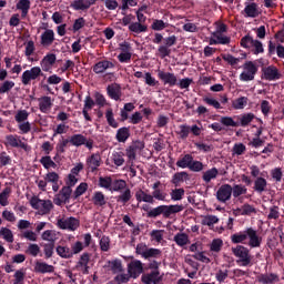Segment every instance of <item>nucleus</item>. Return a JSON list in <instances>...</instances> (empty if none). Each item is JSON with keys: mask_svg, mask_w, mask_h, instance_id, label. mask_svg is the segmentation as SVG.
Returning <instances> with one entry per match:
<instances>
[{"mask_svg": "<svg viewBox=\"0 0 284 284\" xmlns=\"http://www.w3.org/2000/svg\"><path fill=\"white\" fill-rule=\"evenodd\" d=\"M135 254L144 258V261H150L146 270H151V272L142 274L141 282L144 284H160L163 281V276L159 268L161 262H158L156 258H161L163 254L161 248L149 247L145 243H139L135 247Z\"/></svg>", "mask_w": 284, "mask_h": 284, "instance_id": "1", "label": "nucleus"}, {"mask_svg": "<svg viewBox=\"0 0 284 284\" xmlns=\"http://www.w3.org/2000/svg\"><path fill=\"white\" fill-rule=\"evenodd\" d=\"M185 206L183 204H170V205H159L146 213L148 219H156L163 216V219H172L173 214H179L183 212Z\"/></svg>", "mask_w": 284, "mask_h": 284, "instance_id": "2", "label": "nucleus"}, {"mask_svg": "<svg viewBox=\"0 0 284 284\" xmlns=\"http://www.w3.org/2000/svg\"><path fill=\"white\" fill-rule=\"evenodd\" d=\"M232 253L236 258L237 265H241L242 267H248V265H252V255H250V248L237 245L236 247H232Z\"/></svg>", "mask_w": 284, "mask_h": 284, "instance_id": "3", "label": "nucleus"}, {"mask_svg": "<svg viewBox=\"0 0 284 284\" xmlns=\"http://www.w3.org/2000/svg\"><path fill=\"white\" fill-rule=\"evenodd\" d=\"M30 205L33 210H38L40 214H50L54 207L51 200H41L37 196L31 197Z\"/></svg>", "mask_w": 284, "mask_h": 284, "instance_id": "4", "label": "nucleus"}, {"mask_svg": "<svg viewBox=\"0 0 284 284\" xmlns=\"http://www.w3.org/2000/svg\"><path fill=\"white\" fill-rule=\"evenodd\" d=\"M258 72V67L253 61H246L243 64V72L240 74V81H254Z\"/></svg>", "mask_w": 284, "mask_h": 284, "instance_id": "5", "label": "nucleus"}, {"mask_svg": "<svg viewBox=\"0 0 284 284\" xmlns=\"http://www.w3.org/2000/svg\"><path fill=\"white\" fill-rule=\"evenodd\" d=\"M4 145L6 148H17V149L20 148L21 150H24V152H28L30 148L28 143L21 141V135H18V134L6 135Z\"/></svg>", "mask_w": 284, "mask_h": 284, "instance_id": "6", "label": "nucleus"}, {"mask_svg": "<svg viewBox=\"0 0 284 284\" xmlns=\"http://www.w3.org/2000/svg\"><path fill=\"white\" fill-rule=\"evenodd\" d=\"M131 262L128 264V274H130L131 278H138L145 272L143 268V262L141 260H134V256H130Z\"/></svg>", "mask_w": 284, "mask_h": 284, "instance_id": "7", "label": "nucleus"}, {"mask_svg": "<svg viewBox=\"0 0 284 284\" xmlns=\"http://www.w3.org/2000/svg\"><path fill=\"white\" fill-rule=\"evenodd\" d=\"M81 222L77 217L59 219L57 222V227L60 230H69V232H75L79 230Z\"/></svg>", "mask_w": 284, "mask_h": 284, "instance_id": "8", "label": "nucleus"}, {"mask_svg": "<svg viewBox=\"0 0 284 284\" xmlns=\"http://www.w3.org/2000/svg\"><path fill=\"white\" fill-rule=\"evenodd\" d=\"M39 77H43V71L40 67H32L22 73L21 81L23 85H30L31 81H37Z\"/></svg>", "mask_w": 284, "mask_h": 284, "instance_id": "9", "label": "nucleus"}, {"mask_svg": "<svg viewBox=\"0 0 284 284\" xmlns=\"http://www.w3.org/2000/svg\"><path fill=\"white\" fill-rule=\"evenodd\" d=\"M69 141L71 145H74V148H81V145H85L88 150H92V148H94V140H88V138L83 134H73Z\"/></svg>", "mask_w": 284, "mask_h": 284, "instance_id": "10", "label": "nucleus"}, {"mask_svg": "<svg viewBox=\"0 0 284 284\" xmlns=\"http://www.w3.org/2000/svg\"><path fill=\"white\" fill-rule=\"evenodd\" d=\"M72 196V189L70 186H63L53 199L54 205L61 206L65 203H70V197Z\"/></svg>", "mask_w": 284, "mask_h": 284, "instance_id": "11", "label": "nucleus"}, {"mask_svg": "<svg viewBox=\"0 0 284 284\" xmlns=\"http://www.w3.org/2000/svg\"><path fill=\"white\" fill-rule=\"evenodd\" d=\"M163 41L164 44L158 48V52L160 53L161 59L170 57V54L172 53V50H170V48H172V45H176V36L164 38Z\"/></svg>", "mask_w": 284, "mask_h": 284, "instance_id": "12", "label": "nucleus"}, {"mask_svg": "<svg viewBox=\"0 0 284 284\" xmlns=\"http://www.w3.org/2000/svg\"><path fill=\"white\" fill-rule=\"evenodd\" d=\"M262 79H264V81H278V79H281V72L274 64L264 67L262 68Z\"/></svg>", "mask_w": 284, "mask_h": 284, "instance_id": "13", "label": "nucleus"}, {"mask_svg": "<svg viewBox=\"0 0 284 284\" xmlns=\"http://www.w3.org/2000/svg\"><path fill=\"white\" fill-rule=\"evenodd\" d=\"M158 78L160 79V81H162L164 85H168L169 88H174V85H179V79L174 73L158 70Z\"/></svg>", "mask_w": 284, "mask_h": 284, "instance_id": "14", "label": "nucleus"}, {"mask_svg": "<svg viewBox=\"0 0 284 284\" xmlns=\"http://www.w3.org/2000/svg\"><path fill=\"white\" fill-rule=\"evenodd\" d=\"M216 199L220 203H227L232 199V185L222 184L216 192Z\"/></svg>", "mask_w": 284, "mask_h": 284, "instance_id": "15", "label": "nucleus"}, {"mask_svg": "<svg viewBox=\"0 0 284 284\" xmlns=\"http://www.w3.org/2000/svg\"><path fill=\"white\" fill-rule=\"evenodd\" d=\"M113 68H115L114 62L109 60H101L92 67V71L94 74H105V72L113 70Z\"/></svg>", "mask_w": 284, "mask_h": 284, "instance_id": "16", "label": "nucleus"}, {"mask_svg": "<svg viewBox=\"0 0 284 284\" xmlns=\"http://www.w3.org/2000/svg\"><path fill=\"white\" fill-rule=\"evenodd\" d=\"M54 43V30L47 29L40 36V44L42 48H50Z\"/></svg>", "mask_w": 284, "mask_h": 284, "instance_id": "17", "label": "nucleus"}, {"mask_svg": "<svg viewBox=\"0 0 284 284\" xmlns=\"http://www.w3.org/2000/svg\"><path fill=\"white\" fill-rule=\"evenodd\" d=\"M106 94L113 101H121V84L112 83L106 87Z\"/></svg>", "mask_w": 284, "mask_h": 284, "instance_id": "18", "label": "nucleus"}, {"mask_svg": "<svg viewBox=\"0 0 284 284\" xmlns=\"http://www.w3.org/2000/svg\"><path fill=\"white\" fill-rule=\"evenodd\" d=\"M87 165L91 172H97L101 168V154L93 153L87 159Z\"/></svg>", "mask_w": 284, "mask_h": 284, "instance_id": "19", "label": "nucleus"}, {"mask_svg": "<svg viewBox=\"0 0 284 284\" xmlns=\"http://www.w3.org/2000/svg\"><path fill=\"white\" fill-rule=\"evenodd\" d=\"M247 239L250 247H261V243H263V237L258 236L256 230L248 227L247 229Z\"/></svg>", "mask_w": 284, "mask_h": 284, "instance_id": "20", "label": "nucleus"}, {"mask_svg": "<svg viewBox=\"0 0 284 284\" xmlns=\"http://www.w3.org/2000/svg\"><path fill=\"white\" fill-rule=\"evenodd\" d=\"M34 272L37 274H53L54 266L45 262H36Z\"/></svg>", "mask_w": 284, "mask_h": 284, "instance_id": "21", "label": "nucleus"}, {"mask_svg": "<svg viewBox=\"0 0 284 284\" xmlns=\"http://www.w3.org/2000/svg\"><path fill=\"white\" fill-rule=\"evenodd\" d=\"M243 12L245 17L256 19V17H258V4H256V2L245 3Z\"/></svg>", "mask_w": 284, "mask_h": 284, "instance_id": "22", "label": "nucleus"}, {"mask_svg": "<svg viewBox=\"0 0 284 284\" xmlns=\"http://www.w3.org/2000/svg\"><path fill=\"white\" fill-rule=\"evenodd\" d=\"M135 200L138 203H151L154 204V196L151 194L145 193L143 190H139L135 192Z\"/></svg>", "mask_w": 284, "mask_h": 284, "instance_id": "23", "label": "nucleus"}, {"mask_svg": "<svg viewBox=\"0 0 284 284\" xmlns=\"http://www.w3.org/2000/svg\"><path fill=\"white\" fill-rule=\"evenodd\" d=\"M52 108V98L44 95L39 99V110L43 114H48V111Z\"/></svg>", "mask_w": 284, "mask_h": 284, "instance_id": "24", "label": "nucleus"}, {"mask_svg": "<svg viewBox=\"0 0 284 284\" xmlns=\"http://www.w3.org/2000/svg\"><path fill=\"white\" fill-rule=\"evenodd\" d=\"M254 192H257V194H263L267 190V180L265 178L258 176L254 181L253 186Z\"/></svg>", "mask_w": 284, "mask_h": 284, "instance_id": "25", "label": "nucleus"}, {"mask_svg": "<svg viewBox=\"0 0 284 284\" xmlns=\"http://www.w3.org/2000/svg\"><path fill=\"white\" fill-rule=\"evenodd\" d=\"M257 281L258 283H263V284H272V283H278L280 278L277 274L270 273V274L258 275Z\"/></svg>", "mask_w": 284, "mask_h": 284, "instance_id": "26", "label": "nucleus"}, {"mask_svg": "<svg viewBox=\"0 0 284 284\" xmlns=\"http://www.w3.org/2000/svg\"><path fill=\"white\" fill-rule=\"evenodd\" d=\"M128 187V182L121 179H114L111 182V189L109 192H123Z\"/></svg>", "mask_w": 284, "mask_h": 284, "instance_id": "27", "label": "nucleus"}, {"mask_svg": "<svg viewBox=\"0 0 284 284\" xmlns=\"http://www.w3.org/2000/svg\"><path fill=\"white\" fill-rule=\"evenodd\" d=\"M30 6V0H20L17 2L16 8L21 11V19H26V17H28Z\"/></svg>", "mask_w": 284, "mask_h": 284, "instance_id": "28", "label": "nucleus"}, {"mask_svg": "<svg viewBox=\"0 0 284 284\" xmlns=\"http://www.w3.org/2000/svg\"><path fill=\"white\" fill-rule=\"evenodd\" d=\"M115 139H116L118 143H125V141H128V139H130V128L122 126V128L118 129Z\"/></svg>", "mask_w": 284, "mask_h": 284, "instance_id": "29", "label": "nucleus"}, {"mask_svg": "<svg viewBox=\"0 0 284 284\" xmlns=\"http://www.w3.org/2000/svg\"><path fill=\"white\" fill-rule=\"evenodd\" d=\"M42 241H48L49 243H57L59 241V232L55 230H47L41 234Z\"/></svg>", "mask_w": 284, "mask_h": 284, "instance_id": "30", "label": "nucleus"}, {"mask_svg": "<svg viewBox=\"0 0 284 284\" xmlns=\"http://www.w3.org/2000/svg\"><path fill=\"white\" fill-rule=\"evenodd\" d=\"M123 190L124 191L115 199L118 203H122V205H128V203H130V201L132 200V190H130V187L128 186Z\"/></svg>", "mask_w": 284, "mask_h": 284, "instance_id": "31", "label": "nucleus"}, {"mask_svg": "<svg viewBox=\"0 0 284 284\" xmlns=\"http://www.w3.org/2000/svg\"><path fill=\"white\" fill-rule=\"evenodd\" d=\"M214 39L211 40V45L214 43V45H229V43L232 41V39L227 36H223L221 33H213Z\"/></svg>", "mask_w": 284, "mask_h": 284, "instance_id": "32", "label": "nucleus"}, {"mask_svg": "<svg viewBox=\"0 0 284 284\" xmlns=\"http://www.w3.org/2000/svg\"><path fill=\"white\" fill-rule=\"evenodd\" d=\"M92 202L93 205H97L98 207H103V205L108 203V200H105V194H103V192L97 191L93 194Z\"/></svg>", "mask_w": 284, "mask_h": 284, "instance_id": "33", "label": "nucleus"}, {"mask_svg": "<svg viewBox=\"0 0 284 284\" xmlns=\"http://www.w3.org/2000/svg\"><path fill=\"white\" fill-rule=\"evenodd\" d=\"M55 252L60 258H72V248L69 246L58 245Z\"/></svg>", "mask_w": 284, "mask_h": 284, "instance_id": "34", "label": "nucleus"}, {"mask_svg": "<svg viewBox=\"0 0 284 284\" xmlns=\"http://www.w3.org/2000/svg\"><path fill=\"white\" fill-rule=\"evenodd\" d=\"M129 30L134 34H141L142 32H148V24H143L142 22H132L129 26Z\"/></svg>", "mask_w": 284, "mask_h": 284, "instance_id": "35", "label": "nucleus"}, {"mask_svg": "<svg viewBox=\"0 0 284 284\" xmlns=\"http://www.w3.org/2000/svg\"><path fill=\"white\" fill-rule=\"evenodd\" d=\"M194 156L192 154L187 153L183 158L176 161V166L181 168L182 170H185L186 168L190 169V165L192 163V160Z\"/></svg>", "mask_w": 284, "mask_h": 284, "instance_id": "36", "label": "nucleus"}, {"mask_svg": "<svg viewBox=\"0 0 284 284\" xmlns=\"http://www.w3.org/2000/svg\"><path fill=\"white\" fill-rule=\"evenodd\" d=\"M247 229L245 231H241L239 233H234L231 235V242L235 245H239V243H245V240L247 239Z\"/></svg>", "mask_w": 284, "mask_h": 284, "instance_id": "37", "label": "nucleus"}, {"mask_svg": "<svg viewBox=\"0 0 284 284\" xmlns=\"http://www.w3.org/2000/svg\"><path fill=\"white\" fill-rule=\"evenodd\" d=\"M239 119H240L239 126L247 128V125H250V123H252V121L256 119V115L254 113H244Z\"/></svg>", "mask_w": 284, "mask_h": 284, "instance_id": "38", "label": "nucleus"}, {"mask_svg": "<svg viewBox=\"0 0 284 284\" xmlns=\"http://www.w3.org/2000/svg\"><path fill=\"white\" fill-rule=\"evenodd\" d=\"M173 241L179 245V247H184L190 243V236L186 233H178L174 235Z\"/></svg>", "mask_w": 284, "mask_h": 284, "instance_id": "39", "label": "nucleus"}, {"mask_svg": "<svg viewBox=\"0 0 284 284\" xmlns=\"http://www.w3.org/2000/svg\"><path fill=\"white\" fill-rule=\"evenodd\" d=\"M112 181H113V178L110 175L100 176L98 181V185L99 187H102L103 190H108V192H110V189L112 187Z\"/></svg>", "mask_w": 284, "mask_h": 284, "instance_id": "40", "label": "nucleus"}, {"mask_svg": "<svg viewBox=\"0 0 284 284\" xmlns=\"http://www.w3.org/2000/svg\"><path fill=\"white\" fill-rule=\"evenodd\" d=\"M237 212H240L241 216H252V214H256V207L245 203L241 209H237Z\"/></svg>", "mask_w": 284, "mask_h": 284, "instance_id": "41", "label": "nucleus"}, {"mask_svg": "<svg viewBox=\"0 0 284 284\" xmlns=\"http://www.w3.org/2000/svg\"><path fill=\"white\" fill-rule=\"evenodd\" d=\"M216 176H219V169L212 168L203 173L202 179L204 183H210V181L216 179Z\"/></svg>", "mask_w": 284, "mask_h": 284, "instance_id": "42", "label": "nucleus"}, {"mask_svg": "<svg viewBox=\"0 0 284 284\" xmlns=\"http://www.w3.org/2000/svg\"><path fill=\"white\" fill-rule=\"evenodd\" d=\"M232 194L234 199H239V196H243V194H247V187L243 184H234L232 186Z\"/></svg>", "mask_w": 284, "mask_h": 284, "instance_id": "43", "label": "nucleus"}, {"mask_svg": "<svg viewBox=\"0 0 284 284\" xmlns=\"http://www.w3.org/2000/svg\"><path fill=\"white\" fill-rule=\"evenodd\" d=\"M123 156H125V153H123L122 151L112 153V161L114 165H116V168H121V165L125 163V159Z\"/></svg>", "mask_w": 284, "mask_h": 284, "instance_id": "44", "label": "nucleus"}, {"mask_svg": "<svg viewBox=\"0 0 284 284\" xmlns=\"http://www.w3.org/2000/svg\"><path fill=\"white\" fill-rule=\"evenodd\" d=\"M169 26L170 23L163 20L154 19L151 24V29H153L155 32H161L162 30H165V28H168Z\"/></svg>", "mask_w": 284, "mask_h": 284, "instance_id": "45", "label": "nucleus"}, {"mask_svg": "<svg viewBox=\"0 0 284 284\" xmlns=\"http://www.w3.org/2000/svg\"><path fill=\"white\" fill-rule=\"evenodd\" d=\"M109 265L113 274H121V272H123V264L121 263V260L109 261Z\"/></svg>", "mask_w": 284, "mask_h": 284, "instance_id": "46", "label": "nucleus"}, {"mask_svg": "<svg viewBox=\"0 0 284 284\" xmlns=\"http://www.w3.org/2000/svg\"><path fill=\"white\" fill-rule=\"evenodd\" d=\"M105 119H106L108 124L111 128H114V129L119 128V122H116V120L114 119V111H112V108L106 110Z\"/></svg>", "mask_w": 284, "mask_h": 284, "instance_id": "47", "label": "nucleus"}, {"mask_svg": "<svg viewBox=\"0 0 284 284\" xmlns=\"http://www.w3.org/2000/svg\"><path fill=\"white\" fill-rule=\"evenodd\" d=\"M179 139L182 141H185L187 136H190V125L187 124H181L179 126V131L176 132Z\"/></svg>", "mask_w": 284, "mask_h": 284, "instance_id": "48", "label": "nucleus"}, {"mask_svg": "<svg viewBox=\"0 0 284 284\" xmlns=\"http://www.w3.org/2000/svg\"><path fill=\"white\" fill-rule=\"evenodd\" d=\"M0 236H2L7 243H14V234H12V230L8 227H2L0 230Z\"/></svg>", "mask_w": 284, "mask_h": 284, "instance_id": "49", "label": "nucleus"}, {"mask_svg": "<svg viewBox=\"0 0 284 284\" xmlns=\"http://www.w3.org/2000/svg\"><path fill=\"white\" fill-rule=\"evenodd\" d=\"M40 163L41 165H43L44 170H50V168H57V163L52 161V158L50 155L42 156L40 159Z\"/></svg>", "mask_w": 284, "mask_h": 284, "instance_id": "50", "label": "nucleus"}, {"mask_svg": "<svg viewBox=\"0 0 284 284\" xmlns=\"http://www.w3.org/2000/svg\"><path fill=\"white\" fill-rule=\"evenodd\" d=\"M220 123L225 128H239V122L234 121L232 116H222Z\"/></svg>", "mask_w": 284, "mask_h": 284, "instance_id": "51", "label": "nucleus"}, {"mask_svg": "<svg viewBox=\"0 0 284 284\" xmlns=\"http://www.w3.org/2000/svg\"><path fill=\"white\" fill-rule=\"evenodd\" d=\"M185 178H187V172H178L173 175L171 183H173L175 187H179Z\"/></svg>", "mask_w": 284, "mask_h": 284, "instance_id": "52", "label": "nucleus"}, {"mask_svg": "<svg viewBox=\"0 0 284 284\" xmlns=\"http://www.w3.org/2000/svg\"><path fill=\"white\" fill-rule=\"evenodd\" d=\"M71 8H73V10H90V3L84 0H74L71 3Z\"/></svg>", "mask_w": 284, "mask_h": 284, "instance_id": "53", "label": "nucleus"}, {"mask_svg": "<svg viewBox=\"0 0 284 284\" xmlns=\"http://www.w3.org/2000/svg\"><path fill=\"white\" fill-rule=\"evenodd\" d=\"M8 165H12V158L8 154V152H0V168H6Z\"/></svg>", "mask_w": 284, "mask_h": 284, "instance_id": "54", "label": "nucleus"}, {"mask_svg": "<svg viewBox=\"0 0 284 284\" xmlns=\"http://www.w3.org/2000/svg\"><path fill=\"white\" fill-rule=\"evenodd\" d=\"M254 38H252V36L246 34L244 36L241 41H240V45L241 48H245L246 50H250V48H252V45L254 44Z\"/></svg>", "mask_w": 284, "mask_h": 284, "instance_id": "55", "label": "nucleus"}, {"mask_svg": "<svg viewBox=\"0 0 284 284\" xmlns=\"http://www.w3.org/2000/svg\"><path fill=\"white\" fill-rule=\"evenodd\" d=\"M247 97H241L237 98L235 101H233V108L234 110H243L247 105Z\"/></svg>", "mask_w": 284, "mask_h": 284, "instance_id": "56", "label": "nucleus"}, {"mask_svg": "<svg viewBox=\"0 0 284 284\" xmlns=\"http://www.w3.org/2000/svg\"><path fill=\"white\" fill-rule=\"evenodd\" d=\"M171 201H182L185 196V189H174L171 191Z\"/></svg>", "mask_w": 284, "mask_h": 284, "instance_id": "57", "label": "nucleus"}, {"mask_svg": "<svg viewBox=\"0 0 284 284\" xmlns=\"http://www.w3.org/2000/svg\"><path fill=\"white\" fill-rule=\"evenodd\" d=\"M271 176L275 183H281V181H283V169L275 168L271 170Z\"/></svg>", "mask_w": 284, "mask_h": 284, "instance_id": "58", "label": "nucleus"}, {"mask_svg": "<svg viewBox=\"0 0 284 284\" xmlns=\"http://www.w3.org/2000/svg\"><path fill=\"white\" fill-rule=\"evenodd\" d=\"M68 143H70V140L68 139H61L59 140L57 146H55V151L58 152V154H64L65 153V149L68 148Z\"/></svg>", "mask_w": 284, "mask_h": 284, "instance_id": "59", "label": "nucleus"}, {"mask_svg": "<svg viewBox=\"0 0 284 284\" xmlns=\"http://www.w3.org/2000/svg\"><path fill=\"white\" fill-rule=\"evenodd\" d=\"M130 278H132V275H130V273H120L114 277V281L118 284H125L130 283Z\"/></svg>", "mask_w": 284, "mask_h": 284, "instance_id": "60", "label": "nucleus"}, {"mask_svg": "<svg viewBox=\"0 0 284 284\" xmlns=\"http://www.w3.org/2000/svg\"><path fill=\"white\" fill-rule=\"evenodd\" d=\"M44 258H52L54 254V244L45 243L43 244Z\"/></svg>", "mask_w": 284, "mask_h": 284, "instance_id": "61", "label": "nucleus"}, {"mask_svg": "<svg viewBox=\"0 0 284 284\" xmlns=\"http://www.w3.org/2000/svg\"><path fill=\"white\" fill-rule=\"evenodd\" d=\"M101 252H110V236L103 235L100 240Z\"/></svg>", "mask_w": 284, "mask_h": 284, "instance_id": "62", "label": "nucleus"}, {"mask_svg": "<svg viewBox=\"0 0 284 284\" xmlns=\"http://www.w3.org/2000/svg\"><path fill=\"white\" fill-rule=\"evenodd\" d=\"M216 223H219L216 215H207L202 220V225H207V227H212V225H216Z\"/></svg>", "mask_w": 284, "mask_h": 284, "instance_id": "63", "label": "nucleus"}, {"mask_svg": "<svg viewBox=\"0 0 284 284\" xmlns=\"http://www.w3.org/2000/svg\"><path fill=\"white\" fill-rule=\"evenodd\" d=\"M28 116H30V113H28L26 110H20L14 115V119H16L17 123H23V122L28 121Z\"/></svg>", "mask_w": 284, "mask_h": 284, "instance_id": "64", "label": "nucleus"}]
</instances>
